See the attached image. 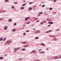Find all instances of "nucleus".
Segmentation results:
<instances>
[{
  "label": "nucleus",
  "mask_w": 61,
  "mask_h": 61,
  "mask_svg": "<svg viewBox=\"0 0 61 61\" xmlns=\"http://www.w3.org/2000/svg\"><path fill=\"white\" fill-rule=\"evenodd\" d=\"M57 56H54L53 57H51V58H54V59H57L58 58V57H57Z\"/></svg>",
  "instance_id": "1"
},
{
  "label": "nucleus",
  "mask_w": 61,
  "mask_h": 61,
  "mask_svg": "<svg viewBox=\"0 0 61 61\" xmlns=\"http://www.w3.org/2000/svg\"><path fill=\"white\" fill-rule=\"evenodd\" d=\"M20 48V47H19V48H15L14 49V50H14V51H17V50H18Z\"/></svg>",
  "instance_id": "2"
},
{
  "label": "nucleus",
  "mask_w": 61,
  "mask_h": 61,
  "mask_svg": "<svg viewBox=\"0 0 61 61\" xmlns=\"http://www.w3.org/2000/svg\"><path fill=\"white\" fill-rule=\"evenodd\" d=\"M7 26H5V27L4 28V30H6V29H7Z\"/></svg>",
  "instance_id": "3"
},
{
  "label": "nucleus",
  "mask_w": 61,
  "mask_h": 61,
  "mask_svg": "<svg viewBox=\"0 0 61 61\" xmlns=\"http://www.w3.org/2000/svg\"><path fill=\"white\" fill-rule=\"evenodd\" d=\"M50 37H55V36H53V35H50Z\"/></svg>",
  "instance_id": "4"
},
{
  "label": "nucleus",
  "mask_w": 61,
  "mask_h": 61,
  "mask_svg": "<svg viewBox=\"0 0 61 61\" xmlns=\"http://www.w3.org/2000/svg\"><path fill=\"white\" fill-rule=\"evenodd\" d=\"M52 30H50L49 31H47L46 32V33H49V32H51V31Z\"/></svg>",
  "instance_id": "5"
},
{
  "label": "nucleus",
  "mask_w": 61,
  "mask_h": 61,
  "mask_svg": "<svg viewBox=\"0 0 61 61\" xmlns=\"http://www.w3.org/2000/svg\"><path fill=\"white\" fill-rule=\"evenodd\" d=\"M9 1V0H5V2H8Z\"/></svg>",
  "instance_id": "6"
},
{
  "label": "nucleus",
  "mask_w": 61,
  "mask_h": 61,
  "mask_svg": "<svg viewBox=\"0 0 61 61\" xmlns=\"http://www.w3.org/2000/svg\"><path fill=\"white\" fill-rule=\"evenodd\" d=\"M24 9V7H21L20 8V9H21V10H22L23 9Z\"/></svg>",
  "instance_id": "7"
},
{
  "label": "nucleus",
  "mask_w": 61,
  "mask_h": 61,
  "mask_svg": "<svg viewBox=\"0 0 61 61\" xmlns=\"http://www.w3.org/2000/svg\"><path fill=\"white\" fill-rule=\"evenodd\" d=\"M12 19H10L9 20V22H11V21H12Z\"/></svg>",
  "instance_id": "8"
},
{
  "label": "nucleus",
  "mask_w": 61,
  "mask_h": 61,
  "mask_svg": "<svg viewBox=\"0 0 61 61\" xmlns=\"http://www.w3.org/2000/svg\"><path fill=\"white\" fill-rule=\"evenodd\" d=\"M21 50H22L23 51H25V48L22 49Z\"/></svg>",
  "instance_id": "9"
},
{
  "label": "nucleus",
  "mask_w": 61,
  "mask_h": 61,
  "mask_svg": "<svg viewBox=\"0 0 61 61\" xmlns=\"http://www.w3.org/2000/svg\"><path fill=\"white\" fill-rule=\"evenodd\" d=\"M41 45H42L43 46H45V45L43 43L41 44Z\"/></svg>",
  "instance_id": "10"
},
{
  "label": "nucleus",
  "mask_w": 61,
  "mask_h": 61,
  "mask_svg": "<svg viewBox=\"0 0 61 61\" xmlns=\"http://www.w3.org/2000/svg\"><path fill=\"white\" fill-rule=\"evenodd\" d=\"M37 33H39L40 32V31L39 30H37Z\"/></svg>",
  "instance_id": "11"
},
{
  "label": "nucleus",
  "mask_w": 61,
  "mask_h": 61,
  "mask_svg": "<svg viewBox=\"0 0 61 61\" xmlns=\"http://www.w3.org/2000/svg\"><path fill=\"white\" fill-rule=\"evenodd\" d=\"M12 31L13 32H14L15 31V29H14L12 30Z\"/></svg>",
  "instance_id": "12"
},
{
  "label": "nucleus",
  "mask_w": 61,
  "mask_h": 61,
  "mask_svg": "<svg viewBox=\"0 0 61 61\" xmlns=\"http://www.w3.org/2000/svg\"><path fill=\"white\" fill-rule=\"evenodd\" d=\"M32 8H30L29 9V10H32Z\"/></svg>",
  "instance_id": "13"
},
{
  "label": "nucleus",
  "mask_w": 61,
  "mask_h": 61,
  "mask_svg": "<svg viewBox=\"0 0 61 61\" xmlns=\"http://www.w3.org/2000/svg\"><path fill=\"white\" fill-rule=\"evenodd\" d=\"M26 43V42H22V44H25Z\"/></svg>",
  "instance_id": "14"
},
{
  "label": "nucleus",
  "mask_w": 61,
  "mask_h": 61,
  "mask_svg": "<svg viewBox=\"0 0 61 61\" xmlns=\"http://www.w3.org/2000/svg\"><path fill=\"white\" fill-rule=\"evenodd\" d=\"M2 13H5V12H6V11L5 10V11H2Z\"/></svg>",
  "instance_id": "15"
},
{
  "label": "nucleus",
  "mask_w": 61,
  "mask_h": 61,
  "mask_svg": "<svg viewBox=\"0 0 61 61\" xmlns=\"http://www.w3.org/2000/svg\"><path fill=\"white\" fill-rule=\"evenodd\" d=\"M59 29H58L56 30V31H59Z\"/></svg>",
  "instance_id": "16"
},
{
  "label": "nucleus",
  "mask_w": 61,
  "mask_h": 61,
  "mask_svg": "<svg viewBox=\"0 0 61 61\" xmlns=\"http://www.w3.org/2000/svg\"><path fill=\"white\" fill-rule=\"evenodd\" d=\"M3 57H0V59H3Z\"/></svg>",
  "instance_id": "17"
},
{
  "label": "nucleus",
  "mask_w": 61,
  "mask_h": 61,
  "mask_svg": "<svg viewBox=\"0 0 61 61\" xmlns=\"http://www.w3.org/2000/svg\"><path fill=\"white\" fill-rule=\"evenodd\" d=\"M34 19H35V20H37V19L38 18H34Z\"/></svg>",
  "instance_id": "18"
},
{
  "label": "nucleus",
  "mask_w": 61,
  "mask_h": 61,
  "mask_svg": "<svg viewBox=\"0 0 61 61\" xmlns=\"http://www.w3.org/2000/svg\"><path fill=\"white\" fill-rule=\"evenodd\" d=\"M43 14V12H40V13H39V15H40L41 14Z\"/></svg>",
  "instance_id": "19"
},
{
  "label": "nucleus",
  "mask_w": 61,
  "mask_h": 61,
  "mask_svg": "<svg viewBox=\"0 0 61 61\" xmlns=\"http://www.w3.org/2000/svg\"><path fill=\"white\" fill-rule=\"evenodd\" d=\"M53 39H54V40H56V38H53Z\"/></svg>",
  "instance_id": "20"
},
{
  "label": "nucleus",
  "mask_w": 61,
  "mask_h": 61,
  "mask_svg": "<svg viewBox=\"0 0 61 61\" xmlns=\"http://www.w3.org/2000/svg\"><path fill=\"white\" fill-rule=\"evenodd\" d=\"M35 52H36V51L35 50H34L32 51V52L33 53H35Z\"/></svg>",
  "instance_id": "21"
},
{
  "label": "nucleus",
  "mask_w": 61,
  "mask_h": 61,
  "mask_svg": "<svg viewBox=\"0 0 61 61\" xmlns=\"http://www.w3.org/2000/svg\"><path fill=\"white\" fill-rule=\"evenodd\" d=\"M26 3H25V4H23V5H22V6H24V5H26Z\"/></svg>",
  "instance_id": "22"
},
{
  "label": "nucleus",
  "mask_w": 61,
  "mask_h": 61,
  "mask_svg": "<svg viewBox=\"0 0 61 61\" xmlns=\"http://www.w3.org/2000/svg\"><path fill=\"white\" fill-rule=\"evenodd\" d=\"M2 40H3V38H0V41H2Z\"/></svg>",
  "instance_id": "23"
},
{
  "label": "nucleus",
  "mask_w": 61,
  "mask_h": 61,
  "mask_svg": "<svg viewBox=\"0 0 61 61\" xmlns=\"http://www.w3.org/2000/svg\"><path fill=\"white\" fill-rule=\"evenodd\" d=\"M12 8H13V9H14V8H15V7H14V6H12Z\"/></svg>",
  "instance_id": "24"
},
{
  "label": "nucleus",
  "mask_w": 61,
  "mask_h": 61,
  "mask_svg": "<svg viewBox=\"0 0 61 61\" xmlns=\"http://www.w3.org/2000/svg\"><path fill=\"white\" fill-rule=\"evenodd\" d=\"M52 9H53L52 8H50V10H52Z\"/></svg>",
  "instance_id": "25"
},
{
  "label": "nucleus",
  "mask_w": 61,
  "mask_h": 61,
  "mask_svg": "<svg viewBox=\"0 0 61 61\" xmlns=\"http://www.w3.org/2000/svg\"><path fill=\"white\" fill-rule=\"evenodd\" d=\"M43 22L44 23H46V20H44Z\"/></svg>",
  "instance_id": "26"
},
{
  "label": "nucleus",
  "mask_w": 61,
  "mask_h": 61,
  "mask_svg": "<svg viewBox=\"0 0 61 61\" xmlns=\"http://www.w3.org/2000/svg\"><path fill=\"white\" fill-rule=\"evenodd\" d=\"M44 24V22H42L41 23V25H42Z\"/></svg>",
  "instance_id": "27"
},
{
  "label": "nucleus",
  "mask_w": 61,
  "mask_h": 61,
  "mask_svg": "<svg viewBox=\"0 0 61 61\" xmlns=\"http://www.w3.org/2000/svg\"><path fill=\"white\" fill-rule=\"evenodd\" d=\"M45 51H43L41 52V54H44Z\"/></svg>",
  "instance_id": "28"
},
{
  "label": "nucleus",
  "mask_w": 61,
  "mask_h": 61,
  "mask_svg": "<svg viewBox=\"0 0 61 61\" xmlns=\"http://www.w3.org/2000/svg\"><path fill=\"white\" fill-rule=\"evenodd\" d=\"M27 18H26L25 19V21H26V20H27Z\"/></svg>",
  "instance_id": "29"
},
{
  "label": "nucleus",
  "mask_w": 61,
  "mask_h": 61,
  "mask_svg": "<svg viewBox=\"0 0 61 61\" xmlns=\"http://www.w3.org/2000/svg\"><path fill=\"white\" fill-rule=\"evenodd\" d=\"M42 7H45V5H42Z\"/></svg>",
  "instance_id": "30"
},
{
  "label": "nucleus",
  "mask_w": 61,
  "mask_h": 61,
  "mask_svg": "<svg viewBox=\"0 0 61 61\" xmlns=\"http://www.w3.org/2000/svg\"><path fill=\"white\" fill-rule=\"evenodd\" d=\"M4 56H7V54H5V55Z\"/></svg>",
  "instance_id": "31"
},
{
  "label": "nucleus",
  "mask_w": 61,
  "mask_h": 61,
  "mask_svg": "<svg viewBox=\"0 0 61 61\" xmlns=\"http://www.w3.org/2000/svg\"><path fill=\"white\" fill-rule=\"evenodd\" d=\"M16 23H15L14 24V25H16Z\"/></svg>",
  "instance_id": "32"
},
{
  "label": "nucleus",
  "mask_w": 61,
  "mask_h": 61,
  "mask_svg": "<svg viewBox=\"0 0 61 61\" xmlns=\"http://www.w3.org/2000/svg\"><path fill=\"white\" fill-rule=\"evenodd\" d=\"M38 37H36L35 38V39H38Z\"/></svg>",
  "instance_id": "33"
},
{
  "label": "nucleus",
  "mask_w": 61,
  "mask_h": 61,
  "mask_svg": "<svg viewBox=\"0 0 61 61\" xmlns=\"http://www.w3.org/2000/svg\"><path fill=\"white\" fill-rule=\"evenodd\" d=\"M42 49H39V51H41V50H42Z\"/></svg>",
  "instance_id": "34"
},
{
  "label": "nucleus",
  "mask_w": 61,
  "mask_h": 61,
  "mask_svg": "<svg viewBox=\"0 0 61 61\" xmlns=\"http://www.w3.org/2000/svg\"><path fill=\"white\" fill-rule=\"evenodd\" d=\"M6 39V38H5L3 39V40L4 41H5V40Z\"/></svg>",
  "instance_id": "35"
},
{
  "label": "nucleus",
  "mask_w": 61,
  "mask_h": 61,
  "mask_svg": "<svg viewBox=\"0 0 61 61\" xmlns=\"http://www.w3.org/2000/svg\"><path fill=\"white\" fill-rule=\"evenodd\" d=\"M56 2V0H54L53 1V2Z\"/></svg>",
  "instance_id": "36"
},
{
  "label": "nucleus",
  "mask_w": 61,
  "mask_h": 61,
  "mask_svg": "<svg viewBox=\"0 0 61 61\" xmlns=\"http://www.w3.org/2000/svg\"><path fill=\"white\" fill-rule=\"evenodd\" d=\"M35 33H36V34H37V31H36L35 32Z\"/></svg>",
  "instance_id": "37"
},
{
  "label": "nucleus",
  "mask_w": 61,
  "mask_h": 61,
  "mask_svg": "<svg viewBox=\"0 0 61 61\" xmlns=\"http://www.w3.org/2000/svg\"><path fill=\"white\" fill-rule=\"evenodd\" d=\"M50 20V19H47V21H49Z\"/></svg>",
  "instance_id": "38"
},
{
  "label": "nucleus",
  "mask_w": 61,
  "mask_h": 61,
  "mask_svg": "<svg viewBox=\"0 0 61 61\" xmlns=\"http://www.w3.org/2000/svg\"><path fill=\"white\" fill-rule=\"evenodd\" d=\"M14 4H15V5H16V4H17V2H14Z\"/></svg>",
  "instance_id": "39"
},
{
  "label": "nucleus",
  "mask_w": 61,
  "mask_h": 61,
  "mask_svg": "<svg viewBox=\"0 0 61 61\" xmlns=\"http://www.w3.org/2000/svg\"><path fill=\"white\" fill-rule=\"evenodd\" d=\"M30 23H31V22H30L27 23V24H30Z\"/></svg>",
  "instance_id": "40"
},
{
  "label": "nucleus",
  "mask_w": 61,
  "mask_h": 61,
  "mask_svg": "<svg viewBox=\"0 0 61 61\" xmlns=\"http://www.w3.org/2000/svg\"><path fill=\"white\" fill-rule=\"evenodd\" d=\"M26 33H23V35H26Z\"/></svg>",
  "instance_id": "41"
},
{
  "label": "nucleus",
  "mask_w": 61,
  "mask_h": 61,
  "mask_svg": "<svg viewBox=\"0 0 61 61\" xmlns=\"http://www.w3.org/2000/svg\"><path fill=\"white\" fill-rule=\"evenodd\" d=\"M3 18H1L0 19V20H3Z\"/></svg>",
  "instance_id": "42"
},
{
  "label": "nucleus",
  "mask_w": 61,
  "mask_h": 61,
  "mask_svg": "<svg viewBox=\"0 0 61 61\" xmlns=\"http://www.w3.org/2000/svg\"><path fill=\"white\" fill-rule=\"evenodd\" d=\"M53 24V22H51V24Z\"/></svg>",
  "instance_id": "43"
},
{
  "label": "nucleus",
  "mask_w": 61,
  "mask_h": 61,
  "mask_svg": "<svg viewBox=\"0 0 61 61\" xmlns=\"http://www.w3.org/2000/svg\"><path fill=\"white\" fill-rule=\"evenodd\" d=\"M26 32H29V30H27Z\"/></svg>",
  "instance_id": "44"
},
{
  "label": "nucleus",
  "mask_w": 61,
  "mask_h": 61,
  "mask_svg": "<svg viewBox=\"0 0 61 61\" xmlns=\"http://www.w3.org/2000/svg\"><path fill=\"white\" fill-rule=\"evenodd\" d=\"M39 20H38L36 21V22H39Z\"/></svg>",
  "instance_id": "45"
},
{
  "label": "nucleus",
  "mask_w": 61,
  "mask_h": 61,
  "mask_svg": "<svg viewBox=\"0 0 61 61\" xmlns=\"http://www.w3.org/2000/svg\"><path fill=\"white\" fill-rule=\"evenodd\" d=\"M26 46V47H28V46H29V45H27Z\"/></svg>",
  "instance_id": "46"
},
{
  "label": "nucleus",
  "mask_w": 61,
  "mask_h": 61,
  "mask_svg": "<svg viewBox=\"0 0 61 61\" xmlns=\"http://www.w3.org/2000/svg\"><path fill=\"white\" fill-rule=\"evenodd\" d=\"M27 18V19H29V18H30V17H28Z\"/></svg>",
  "instance_id": "47"
},
{
  "label": "nucleus",
  "mask_w": 61,
  "mask_h": 61,
  "mask_svg": "<svg viewBox=\"0 0 61 61\" xmlns=\"http://www.w3.org/2000/svg\"><path fill=\"white\" fill-rule=\"evenodd\" d=\"M48 24H51V22H48Z\"/></svg>",
  "instance_id": "48"
},
{
  "label": "nucleus",
  "mask_w": 61,
  "mask_h": 61,
  "mask_svg": "<svg viewBox=\"0 0 61 61\" xmlns=\"http://www.w3.org/2000/svg\"><path fill=\"white\" fill-rule=\"evenodd\" d=\"M53 13L54 14H56V12H53Z\"/></svg>",
  "instance_id": "49"
},
{
  "label": "nucleus",
  "mask_w": 61,
  "mask_h": 61,
  "mask_svg": "<svg viewBox=\"0 0 61 61\" xmlns=\"http://www.w3.org/2000/svg\"><path fill=\"white\" fill-rule=\"evenodd\" d=\"M31 4H32V3L31 2H30L29 3L30 5H31Z\"/></svg>",
  "instance_id": "50"
},
{
  "label": "nucleus",
  "mask_w": 61,
  "mask_h": 61,
  "mask_svg": "<svg viewBox=\"0 0 61 61\" xmlns=\"http://www.w3.org/2000/svg\"><path fill=\"white\" fill-rule=\"evenodd\" d=\"M6 43H9V41H7L6 42Z\"/></svg>",
  "instance_id": "51"
},
{
  "label": "nucleus",
  "mask_w": 61,
  "mask_h": 61,
  "mask_svg": "<svg viewBox=\"0 0 61 61\" xmlns=\"http://www.w3.org/2000/svg\"><path fill=\"white\" fill-rule=\"evenodd\" d=\"M46 50H48V48H46Z\"/></svg>",
  "instance_id": "52"
},
{
  "label": "nucleus",
  "mask_w": 61,
  "mask_h": 61,
  "mask_svg": "<svg viewBox=\"0 0 61 61\" xmlns=\"http://www.w3.org/2000/svg\"><path fill=\"white\" fill-rule=\"evenodd\" d=\"M11 41H9V43H11Z\"/></svg>",
  "instance_id": "53"
},
{
  "label": "nucleus",
  "mask_w": 61,
  "mask_h": 61,
  "mask_svg": "<svg viewBox=\"0 0 61 61\" xmlns=\"http://www.w3.org/2000/svg\"><path fill=\"white\" fill-rule=\"evenodd\" d=\"M49 21H50V22H51V20H50Z\"/></svg>",
  "instance_id": "54"
},
{
  "label": "nucleus",
  "mask_w": 61,
  "mask_h": 61,
  "mask_svg": "<svg viewBox=\"0 0 61 61\" xmlns=\"http://www.w3.org/2000/svg\"><path fill=\"white\" fill-rule=\"evenodd\" d=\"M59 58H61V55L59 57Z\"/></svg>",
  "instance_id": "55"
},
{
  "label": "nucleus",
  "mask_w": 61,
  "mask_h": 61,
  "mask_svg": "<svg viewBox=\"0 0 61 61\" xmlns=\"http://www.w3.org/2000/svg\"><path fill=\"white\" fill-rule=\"evenodd\" d=\"M51 25H48V26H50Z\"/></svg>",
  "instance_id": "56"
},
{
  "label": "nucleus",
  "mask_w": 61,
  "mask_h": 61,
  "mask_svg": "<svg viewBox=\"0 0 61 61\" xmlns=\"http://www.w3.org/2000/svg\"><path fill=\"white\" fill-rule=\"evenodd\" d=\"M37 60H38L37 59H36V60H35L36 61H37Z\"/></svg>",
  "instance_id": "57"
},
{
  "label": "nucleus",
  "mask_w": 61,
  "mask_h": 61,
  "mask_svg": "<svg viewBox=\"0 0 61 61\" xmlns=\"http://www.w3.org/2000/svg\"><path fill=\"white\" fill-rule=\"evenodd\" d=\"M24 47H26V46H24Z\"/></svg>",
  "instance_id": "58"
},
{
  "label": "nucleus",
  "mask_w": 61,
  "mask_h": 61,
  "mask_svg": "<svg viewBox=\"0 0 61 61\" xmlns=\"http://www.w3.org/2000/svg\"><path fill=\"white\" fill-rule=\"evenodd\" d=\"M23 3H25V1H24Z\"/></svg>",
  "instance_id": "59"
},
{
  "label": "nucleus",
  "mask_w": 61,
  "mask_h": 61,
  "mask_svg": "<svg viewBox=\"0 0 61 61\" xmlns=\"http://www.w3.org/2000/svg\"><path fill=\"white\" fill-rule=\"evenodd\" d=\"M45 15H47V14H45Z\"/></svg>",
  "instance_id": "60"
},
{
  "label": "nucleus",
  "mask_w": 61,
  "mask_h": 61,
  "mask_svg": "<svg viewBox=\"0 0 61 61\" xmlns=\"http://www.w3.org/2000/svg\"><path fill=\"white\" fill-rule=\"evenodd\" d=\"M1 13V11H0V13Z\"/></svg>",
  "instance_id": "61"
},
{
  "label": "nucleus",
  "mask_w": 61,
  "mask_h": 61,
  "mask_svg": "<svg viewBox=\"0 0 61 61\" xmlns=\"http://www.w3.org/2000/svg\"><path fill=\"white\" fill-rule=\"evenodd\" d=\"M24 25V26H25V25Z\"/></svg>",
  "instance_id": "62"
},
{
  "label": "nucleus",
  "mask_w": 61,
  "mask_h": 61,
  "mask_svg": "<svg viewBox=\"0 0 61 61\" xmlns=\"http://www.w3.org/2000/svg\"><path fill=\"white\" fill-rule=\"evenodd\" d=\"M33 61H36V60H34Z\"/></svg>",
  "instance_id": "63"
},
{
  "label": "nucleus",
  "mask_w": 61,
  "mask_h": 61,
  "mask_svg": "<svg viewBox=\"0 0 61 61\" xmlns=\"http://www.w3.org/2000/svg\"><path fill=\"white\" fill-rule=\"evenodd\" d=\"M36 30V29H34V30Z\"/></svg>",
  "instance_id": "64"
}]
</instances>
